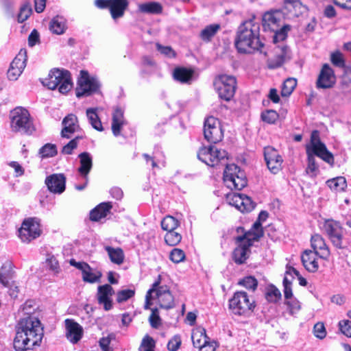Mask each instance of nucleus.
Masks as SVG:
<instances>
[{
	"label": "nucleus",
	"instance_id": "4c0bfd02",
	"mask_svg": "<svg viewBox=\"0 0 351 351\" xmlns=\"http://www.w3.org/2000/svg\"><path fill=\"white\" fill-rule=\"evenodd\" d=\"M326 184L331 190L336 192L343 191L347 186L346 178L342 176L328 180Z\"/></svg>",
	"mask_w": 351,
	"mask_h": 351
},
{
	"label": "nucleus",
	"instance_id": "c756f323",
	"mask_svg": "<svg viewBox=\"0 0 351 351\" xmlns=\"http://www.w3.org/2000/svg\"><path fill=\"white\" fill-rule=\"evenodd\" d=\"M80 166L78 169L80 174L86 178L93 166L91 155L88 152H83L79 155Z\"/></svg>",
	"mask_w": 351,
	"mask_h": 351
},
{
	"label": "nucleus",
	"instance_id": "864d4df0",
	"mask_svg": "<svg viewBox=\"0 0 351 351\" xmlns=\"http://www.w3.org/2000/svg\"><path fill=\"white\" fill-rule=\"evenodd\" d=\"M267 299L271 302H276L281 298L280 291L274 286H270L266 293Z\"/></svg>",
	"mask_w": 351,
	"mask_h": 351
},
{
	"label": "nucleus",
	"instance_id": "72a5a7b5",
	"mask_svg": "<svg viewBox=\"0 0 351 351\" xmlns=\"http://www.w3.org/2000/svg\"><path fill=\"white\" fill-rule=\"evenodd\" d=\"M275 57L271 63V67L281 66L289 58L288 48L286 46L278 47L275 50Z\"/></svg>",
	"mask_w": 351,
	"mask_h": 351
},
{
	"label": "nucleus",
	"instance_id": "c9c22d12",
	"mask_svg": "<svg viewBox=\"0 0 351 351\" xmlns=\"http://www.w3.org/2000/svg\"><path fill=\"white\" fill-rule=\"evenodd\" d=\"M191 339L193 346L199 348L201 344L206 343V341L209 339L206 333V330L202 327H197L192 331Z\"/></svg>",
	"mask_w": 351,
	"mask_h": 351
},
{
	"label": "nucleus",
	"instance_id": "423d86ee",
	"mask_svg": "<svg viewBox=\"0 0 351 351\" xmlns=\"http://www.w3.org/2000/svg\"><path fill=\"white\" fill-rule=\"evenodd\" d=\"M12 131L25 134H32L36 130L33 119L29 111L23 107H17L10 112Z\"/></svg>",
	"mask_w": 351,
	"mask_h": 351
},
{
	"label": "nucleus",
	"instance_id": "49530a36",
	"mask_svg": "<svg viewBox=\"0 0 351 351\" xmlns=\"http://www.w3.org/2000/svg\"><path fill=\"white\" fill-rule=\"evenodd\" d=\"M278 118V114L274 110H266L261 113L262 120L269 124L275 123Z\"/></svg>",
	"mask_w": 351,
	"mask_h": 351
},
{
	"label": "nucleus",
	"instance_id": "9d476101",
	"mask_svg": "<svg viewBox=\"0 0 351 351\" xmlns=\"http://www.w3.org/2000/svg\"><path fill=\"white\" fill-rule=\"evenodd\" d=\"M223 182L230 189L241 190L247 185L244 171L234 164L228 165L223 172Z\"/></svg>",
	"mask_w": 351,
	"mask_h": 351
},
{
	"label": "nucleus",
	"instance_id": "f704fd0d",
	"mask_svg": "<svg viewBox=\"0 0 351 351\" xmlns=\"http://www.w3.org/2000/svg\"><path fill=\"white\" fill-rule=\"evenodd\" d=\"M138 11L146 14H160L162 11V6L160 3L152 1L138 4Z\"/></svg>",
	"mask_w": 351,
	"mask_h": 351
},
{
	"label": "nucleus",
	"instance_id": "1a4fd4ad",
	"mask_svg": "<svg viewBox=\"0 0 351 351\" xmlns=\"http://www.w3.org/2000/svg\"><path fill=\"white\" fill-rule=\"evenodd\" d=\"M213 86L219 97L226 101H230L235 93L237 87L236 78L230 75H219L213 82Z\"/></svg>",
	"mask_w": 351,
	"mask_h": 351
},
{
	"label": "nucleus",
	"instance_id": "0e129e2a",
	"mask_svg": "<svg viewBox=\"0 0 351 351\" xmlns=\"http://www.w3.org/2000/svg\"><path fill=\"white\" fill-rule=\"evenodd\" d=\"M80 137L77 136L76 138L70 141L66 145L62 147V153L64 154H71L73 149H75L78 144V140Z\"/></svg>",
	"mask_w": 351,
	"mask_h": 351
},
{
	"label": "nucleus",
	"instance_id": "4be33fe9",
	"mask_svg": "<svg viewBox=\"0 0 351 351\" xmlns=\"http://www.w3.org/2000/svg\"><path fill=\"white\" fill-rule=\"evenodd\" d=\"M66 337L73 343H77L83 335L82 327L77 322L71 319L65 320Z\"/></svg>",
	"mask_w": 351,
	"mask_h": 351
},
{
	"label": "nucleus",
	"instance_id": "052dcab7",
	"mask_svg": "<svg viewBox=\"0 0 351 351\" xmlns=\"http://www.w3.org/2000/svg\"><path fill=\"white\" fill-rule=\"evenodd\" d=\"M286 304L288 306L290 313L292 315L297 313L301 308L300 302L294 298L287 300Z\"/></svg>",
	"mask_w": 351,
	"mask_h": 351
},
{
	"label": "nucleus",
	"instance_id": "de8ad7c7",
	"mask_svg": "<svg viewBox=\"0 0 351 351\" xmlns=\"http://www.w3.org/2000/svg\"><path fill=\"white\" fill-rule=\"evenodd\" d=\"M46 266L54 274H58L60 271L59 263L53 255L49 254L46 258Z\"/></svg>",
	"mask_w": 351,
	"mask_h": 351
},
{
	"label": "nucleus",
	"instance_id": "393cba45",
	"mask_svg": "<svg viewBox=\"0 0 351 351\" xmlns=\"http://www.w3.org/2000/svg\"><path fill=\"white\" fill-rule=\"evenodd\" d=\"M318 254L312 250H305L301 256L304 268L309 272H316L319 269Z\"/></svg>",
	"mask_w": 351,
	"mask_h": 351
},
{
	"label": "nucleus",
	"instance_id": "79ce46f5",
	"mask_svg": "<svg viewBox=\"0 0 351 351\" xmlns=\"http://www.w3.org/2000/svg\"><path fill=\"white\" fill-rule=\"evenodd\" d=\"M179 225L180 222L178 220L170 215L164 217L161 221L162 228L167 232L175 230Z\"/></svg>",
	"mask_w": 351,
	"mask_h": 351
},
{
	"label": "nucleus",
	"instance_id": "c03bdc74",
	"mask_svg": "<svg viewBox=\"0 0 351 351\" xmlns=\"http://www.w3.org/2000/svg\"><path fill=\"white\" fill-rule=\"evenodd\" d=\"M165 240L167 245L170 246H175L181 241L182 236L175 230H171L167 232L165 236Z\"/></svg>",
	"mask_w": 351,
	"mask_h": 351
},
{
	"label": "nucleus",
	"instance_id": "a19ab883",
	"mask_svg": "<svg viewBox=\"0 0 351 351\" xmlns=\"http://www.w3.org/2000/svg\"><path fill=\"white\" fill-rule=\"evenodd\" d=\"M220 25L212 24L206 26L200 33V38L204 41H209L219 30Z\"/></svg>",
	"mask_w": 351,
	"mask_h": 351
},
{
	"label": "nucleus",
	"instance_id": "f8f14e48",
	"mask_svg": "<svg viewBox=\"0 0 351 351\" xmlns=\"http://www.w3.org/2000/svg\"><path fill=\"white\" fill-rule=\"evenodd\" d=\"M41 234L39 220L36 218L25 219L19 230V237L23 242L29 243Z\"/></svg>",
	"mask_w": 351,
	"mask_h": 351
},
{
	"label": "nucleus",
	"instance_id": "c85d7f7f",
	"mask_svg": "<svg viewBox=\"0 0 351 351\" xmlns=\"http://www.w3.org/2000/svg\"><path fill=\"white\" fill-rule=\"evenodd\" d=\"M112 206L110 202H103L97 206L90 213V219L93 221H99L105 218L110 213Z\"/></svg>",
	"mask_w": 351,
	"mask_h": 351
},
{
	"label": "nucleus",
	"instance_id": "bf43d9fd",
	"mask_svg": "<svg viewBox=\"0 0 351 351\" xmlns=\"http://www.w3.org/2000/svg\"><path fill=\"white\" fill-rule=\"evenodd\" d=\"M290 29L291 27L289 25H285L280 30H278V28L276 31H274L275 32L274 41L277 43L280 40H284L286 38L287 34L290 30Z\"/></svg>",
	"mask_w": 351,
	"mask_h": 351
},
{
	"label": "nucleus",
	"instance_id": "7ed1b4c3",
	"mask_svg": "<svg viewBox=\"0 0 351 351\" xmlns=\"http://www.w3.org/2000/svg\"><path fill=\"white\" fill-rule=\"evenodd\" d=\"M306 149L308 156V166L306 170L307 173H311L312 176L317 174L318 166L315 162V156L330 165L334 163L332 154L328 150L325 144L320 141L319 133L317 130L312 132L310 143L306 145Z\"/></svg>",
	"mask_w": 351,
	"mask_h": 351
},
{
	"label": "nucleus",
	"instance_id": "cd10ccee",
	"mask_svg": "<svg viewBox=\"0 0 351 351\" xmlns=\"http://www.w3.org/2000/svg\"><path fill=\"white\" fill-rule=\"evenodd\" d=\"M125 124L123 117V110L121 108H116L112 113V131L115 136H118L121 134L123 126Z\"/></svg>",
	"mask_w": 351,
	"mask_h": 351
},
{
	"label": "nucleus",
	"instance_id": "58836bf2",
	"mask_svg": "<svg viewBox=\"0 0 351 351\" xmlns=\"http://www.w3.org/2000/svg\"><path fill=\"white\" fill-rule=\"evenodd\" d=\"M86 116L88 121L93 128L98 131H102L103 127L101 122L96 112V110L93 108H89L86 110Z\"/></svg>",
	"mask_w": 351,
	"mask_h": 351
},
{
	"label": "nucleus",
	"instance_id": "20e7f679",
	"mask_svg": "<svg viewBox=\"0 0 351 351\" xmlns=\"http://www.w3.org/2000/svg\"><path fill=\"white\" fill-rule=\"evenodd\" d=\"M263 234L260 223L253 225L250 231L243 236L236 238L237 247L232 252V259L239 265L244 263L250 254V247L254 241H257Z\"/></svg>",
	"mask_w": 351,
	"mask_h": 351
},
{
	"label": "nucleus",
	"instance_id": "6e6552de",
	"mask_svg": "<svg viewBox=\"0 0 351 351\" xmlns=\"http://www.w3.org/2000/svg\"><path fill=\"white\" fill-rule=\"evenodd\" d=\"M256 306L255 302L245 291H237L229 300V308L234 315L248 317Z\"/></svg>",
	"mask_w": 351,
	"mask_h": 351
},
{
	"label": "nucleus",
	"instance_id": "a211bd4d",
	"mask_svg": "<svg viewBox=\"0 0 351 351\" xmlns=\"http://www.w3.org/2000/svg\"><path fill=\"white\" fill-rule=\"evenodd\" d=\"M336 82L335 72L328 64H323L319 73L316 86L317 88H330Z\"/></svg>",
	"mask_w": 351,
	"mask_h": 351
},
{
	"label": "nucleus",
	"instance_id": "b1692460",
	"mask_svg": "<svg viewBox=\"0 0 351 351\" xmlns=\"http://www.w3.org/2000/svg\"><path fill=\"white\" fill-rule=\"evenodd\" d=\"M62 125L61 135L63 138H69L74 132L80 130L77 118L73 114L67 115L63 119Z\"/></svg>",
	"mask_w": 351,
	"mask_h": 351
},
{
	"label": "nucleus",
	"instance_id": "dca6fc26",
	"mask_svg": "<svg viewBox=\"0 0 351 351\" xmlns=\"http://www.w3.org/2000/svg\"><path fill=\"white\" fill-rule=\"evenodd\" d=\"M27 61V52L25 49H21L16 56L10 64L7 73L10 80L15 81L23 73Z\"/></svg>",
	"mask_w": 351,
	"mask_h": 351
},
{
	"label": "nucleus",
	"instance_id": "2f4dec72",
	"mask_svg": "<svg viewBox=\"0 0 351 351\" xmlns=\"http://www.w3.org/2000/svg\"><path fill=\"white\" fill-rule=\"evenodd\" d=\"M173 78L182 84H189L193 80V71L184 67L177 68L173 71Z\"/></svg>",
	"mask_w": 351,
	"mask_h": 351
},
{
	"label": "nucleus",
	"instance_id": "4d7b16f0",
	"mask_svg": "<svg viewBox=\"0 0 351 351\" xmlns=\"http://www.w3.org/2000/svg\"><path fill=\"white\" fill-rule=\"evenodd\" d=\"M182 343L181 337L180 335H174L167 343V349L169 351H177Z\"/></svg>",
	"mask_w": 351,
	"mask_h": 351
},
{
	"label": "nucleus",
	"instance_id": "f257e3e1",
	"mask_svg": "<svg viewBox=\"0 0 351 351\" xmlns=\"http://www.w3.org/2000/svg\"><path fill=\"white\" fill-rule=\"evenodd\" d=\"M43 337V328L40 320L33 316L21 319L17 325L14 347L17 351L31 349L38 345Z\"/></svg>",
	"mask_w": 351,
	"mask_h": 351
},
{
	"label": "nucleus",
	"instance_id": "6e6d98bb",
	"mask_svg": "<svg viewBox=\"0 0 351 351\" xmlns=\"http://www.w3.org/2000/svg\"><path fill=\"white\" fill-rule=\"evenodd\" d=\"M154 339L149 336H146L142 341L139 351H154Z\"/></svg>",
	"mask_w": 351,
	"mask_h": 351
},
{
	"label": "nucleus",
	"instance_id": "8fccbe9b",
	"mask_svg": "<svg viewBox=\"0 0 351 351\" xmlns=\"http://www.w3.org/2000/svg\"><path fill=\"white\" fill-rule=\"evenodd\" d=\"M184 252L179 248L173 249L169 254V259L174 263H180L185 260Z\"/></svg>",
	"mask_w": 351,
	"mask_h": 351
},
{
	"label": "nucleus",
	"instance_id": "774afa93",
	"mask_svg": "<svg viewBox=\"0 0 351 351\" xmlns=\"http://www.w3.org/2000/svg\"><path fill=\"white\" fill-rule=\"evenodd\" d=\"M199 351H215L216 349V345L215 341H210V339L206 341V343L201 344V346L197 348Z\"/></svg>",
	"mask_w": 351,
	"mask_h": 351
},
{
	"label": "nucleus",
	"instance_id": "603ef678",
	"mask_svg": "<svg viewBox=\"0 0 351 351\" xmlns=\"http://www.w3.org/2000/svg\"><path fill=\"white\" fill-rule=\"evenodd\" d=\"M330 61L333 65L340 67H345V60L343 55L339 51H335L330 54Z\"/></svg>",
	"mask_w": 351,
	"mask_h": 351
},
{
	"label": "nucleus",
	"instance_id": "a878e982",
	"mask_svg": "<svg viewBox=\"0 0 351 351\" xmlns=\"http://www.w3.org/2000/svg\"><path fill=\"white\" fill-rule=\"evenodd\" d=\"M128 6V0H110L109 12L112 19L117 21L122 18Z\"/></svg>",
	"mask_w": 351,
	"mask_h": 351
},
{
	"label": "nucleus",
	"instance_id": "7c9ffc66",
	"mask_svg": "<svg viewBox=\"0 0 351 351\" xmlns=\"http://www.w3.org/2000/svg\"><path fill=\"white\" fill-rule=\"evenodd\" d=\"M14 277V271L10 263H6L0 269V282L5 287H8Z\"/></svg>",
	"mask_w": 351,
	"mask_h": 351
},
{
	"label": "nucleus",
	"instance_id": "bb28decb",
	"mask_svg": "<svg viewBox=\"0 0 351 351\" xmlns=\"http://www.w3.org/2000/svg\"><path fill=\"white\" fill-rule=\"evenodd\" d=\"M282 14L279 11L266 12L263 17V25L266 29L276 31L279 27V23Z\"/></svg>",
	"mask_w": 351,
	"mask_h": 351
},
{
	"label": "nucleus",
	"instance_id": "37998d69",
	"mask_svg": "<svg viewBox=\"0 0 351 351\" xmlns=\"http://www.w3.org/2000/svg\"><path fill=\"white\" fill-rule=\"evenodd\" d=\"M297 86L295 78H288L282 84L281 89L282 97H289Z\"/></svg>",
	"mask_w": 351,
	"mask_h": 351
},
{
	"label": "nucleus",
	"instance_id": "0eeeda50",
	"mask_svg": "<svg viewBox=\"0 0 351 351\" xmlns=\"http://www.w3.org/2000/svg\"><path fill=\"white\" fill-rule=\"evenodd\" d=\"M43 84L51 90L58 88L59 92L62 94L67 93L73 87L69 72L59 69L51 70L48 76L43 80Z\"/></svg>",
	"mask_w": 351,
	"mask_h": 351
},
{
	"label": "nucleus",
	"instance_id": "9b49d317",
	"mask_svg": "<svg viewBox=\"0 0 351 351\" xmlns=\"http://www.w3.org/2000/svg\"><path fill=\"white\" fill-rule=\"evenodd\" d=\"M99 88L100 83L97 77L90 76L86 71H80V76L76 88V96L77 97L88 96L95 93Z\"/></svg>",
	"mask_w": 351,
	"mask_h": 351
},
{
	"label": "nucleus",
	"instance_id": "473e14b6",
	"mask_svg": "<svg viewBox=\"0 0 351 351\" xmlns=\"http://www.w3.org/2000/svg\"><path fill=\"white\" fill-rule=\"evenodd\" d=\"M51 32L55 34L60 35L66 29V21L62 16H57L52 19L49 24Z\"/></svg>",
	"mask_w": 351,
	"mask_h": 351
},
{
	"label": "nucleus",
	"instance_id": "39448f33",
	"mask_svg": "<svg viewBox=\"0 0 351 351\" xmlns=\"http://www.w3.org/2000/svg\"><path fill=\"white\" fill-rule=\"evenodd\" d=\"M156 300L160 308L169 309L174 306V297L169 287L161 285V276L152 284V287L147 291L145 295V308L149 309L152 305L151 300Z\"/></svg>",
	"mask_w": 351,
	"mask_h": 351
},
{
	"label": "nucleus",
	"instance_id": "5fc2aeb1",
	"mask_svg": "<svg viewBox=\"0 0 351 351\" xmlns=\"http://www.w3.org/2000/svg\"><path fill=\"white\" fill-rule=\"evenodd\" d=\"M32 12L31 5L29 4H25L23 5L18 15V21L19 23H23L25 20H27L29 16L31 15Z\"/></svg>",
	"mask_w": 351,
	"mask_h": 351
},
{
	"label": "nucleus",
	"instance_id": "338daca9",
	"mask_svg": "<svg viewBox=\"0 0 351 351\" xmlns=\"http://www.w3.org/2000/svg\"><path fill=\"white\" fill-rule=\"evenodd\" d=\"M285 274L287 276H288V275H290V276H291L292 274L295 275L298 277V280H299V284L301 286H306L307 284L306 280L304 278H303L302 276H300L299 271L293 267H288Z\"/></svg>",
	"mask_w": 351,
	"mask_h": 351
},
{
	"label": "nucleus",
	"instance_id": "a18cd8bd",
	"mask_svg": "<svg viewBox=\"0 0 351 351\" xmlns=\"http://www.w3.org/2000/svg\"><path fill=\"white\" fill-rule=\"evenodd\" d=\"M41 158H50L57 154L56 146L53 144L47 143L43 146L39 151Z\"/></svg>",
	"mask_w": 351,
	"mask_h": 351
},
{
	"label": "nucleus",
	"instance_id": "680f3d73",
	"mask_svg": "<svg viewBox=\"0 0 351 351\" xmlns=\"http://www.w3.org/2000/svg\"><path fill=\"white\" fill-rule=\"evenodd\" d=\"M149 323L153 328H158L161 324V319L159 317L158 310L152 308V313L149 318Z\"/></svg>",
	"mask_w": 351,
	"mask_h": 351
},
{
	"label": "nucleus",
	"instance_id": "412c9836",
	"mask_svg": "<svg viewBox=\"0 0 351 351\" xmlns=\"http://www.w3.org/2000/svg\"><path fill=\"white\" fill-rule=\"evenodd\" d=\"M114 293L113 288L109 285H104L98 287L97 300L100 304H103L106 311H109L112 307L111 297Z\"/></svg>",
	"mask_w": 351,
	"mask_h": 351
},
{
	"label": "nucleus",
	"instance_id": "2eb2a0df",
	"mask_svg": "<svg viewBox=\"0 0 351 351\" xmlns=\"http://www.w3.org/2000/svg\"><path fill=\"white\" fill-rule=\"evenodd\" d=\"M226 201L228 204L235 207L241 213L250 212L254 208V203L251 198L241 193H229L226 196Z\"/></svg>",
	"mask_w": 351,
	"mask_h": 351
},
{
	"label": "nucleus",
	"instance_id": "f3484780",
	"mask_svg": "<svg viewBox=\"0 0 351 351\" xmlns=\"http://www.w3.org/2000/svg\"><path fill=\"white\" fill-rule=\"evenodd\" d=\"M324 230L333 245L338 248H341L343 230L339 223L332 219L326 220L324 224Z\"/></svg>",
	"mask_w": 351,
	"mask_h": 351
},
{
	"label": "nucleus",
	"instance_id": "aec40b11",
	"mask_svg": "<svg viewBox=\"0 0 351 351\" xmlns=\"http://www.w3.org/2000/svg\"><path fill=\"white\" fill-rule=\"evenodd\" d=\"M45 184L51 193L61 194L65 190L66 178L62 173H54L46 178Z\"/></svg>",
	"mask_w": 351,
	"mask_h": 351
},
{
	"label": "nucleus",
	"instance_id": "6ab92c4d",
	"mask_svg": "<svg viewBox=\"0 0 351 351\" xmlns=\"http://www.w3.org/2000/svg\"><path fill=\"white\" fill-rule=\"evenodd\" d=\"M265 159L268 169L273 173H277L282 168L283 160L278 151L271 147L264 150Z\"/></svg>",
	"mask_w": 351,
	"mask_h": 351
},
{
	"label": "nucleus",
	"instance_id": "5701e85b",
	"mask_svg": "<svg viewBox=\"0 0 351 351\" xmlns=\"http://www.w3.org/2000/svg\"><path fill=\"white\" fill-rule=\"evenodd\" d=\"M313 252H316L319 258L326 260L330 256V250L324 239L319 234L312 236L311 240Z\"/></svg>",
	"mask_w": 351,
	"mask_h": 351
},
{
	"label": "nucleus",
	"instance_id": "09e8293b",
	"mask_svg": "<svg viewBox=\"0 0 351 351\" xmlns=\"http://www.w3.org/2000/svg\"><path fill=\"white\" fill-rule=\"evenodd\" d=\"M135 295V290L128 289H123L117 291V302L118 303H122L128 300L133 298Z\"/></svg>",
	"mask_w": 351,
	"mask_h": 351
},
{
	"label": "nucleus",
	"instance_id": "e2e57ef3",
	"mask_svg": "<svg viewBox=\"0 0 351 351\" xmlns=\"http://www.w3.org/2000/svg\"><path fill=\"white\" fill-rule=\"evenodd\" d=\"M340 331L346 337L351 338V321L341 320L339 322Z\"/></svg>",
	"mask_w": 351,
	"mask_h": 351
},
{
	"label": "nucleus",
	"instance_id": "4468645a",
	"mask_svg": "<svg viewBox=\"0 0 351 351\" xmlns=\"http://www.w3.org/2000/svg\"><path fill=\"white\" fill-rule=\"evenodd\" d=\"M204 138L211 143L221 141L223 132L219 120L214 117H208L204 125Z\"/></svg>",
	"mask_w": 351,
	"mask_h": 351
},
{
	"label": "nucleus",
	"instance_id": "ea45409f",
	"mask_svg": "<svg viewBox=\"0 0 351 351\" xmlns=\"http://www.w3.org/2000/svg\"><path fill=\"white\" fill-rule=\"evenodd\" d=\"M101 277V273L99 271L93 270L90 266L88 267V269H85L82 272L83 280L90 283L99 281Z\"/></svg>",
	"mask_w": 351,
	"mask_h": 351
},
{
	"label": "nucleus",
	"instance_id": "69168bd1",
	"mask_svg": "<svg viewBox=\"0 0 351 351\" xmlns=\"http://www.w3.org/2000/svg\"><path fill=\"white\" fill-rule=\"evenodd\" d=\"M313 331L315 336L320 339H324L326 335L325 326L321 322L315 324Z\"/></svg>",
	"mask_w": 351,
	"mask_h": 351
},
{
	"label": "nucleus",
	"instance_id": "3c124183",
	"mask_svg": "<svg viewBox=\"0 0 351 351\" xmlns=\"http://www.w3.org/2000/svg\"><path fill=\"white\" fill-rule=\"evenodd\" d=\"M239 285L254 291L257 287L258 282L254 277L250 276L241 279L239 282Z\"/></svg>",
	"mask_w": 351,
	"mask_h": 351
},
{
	"label": "nucleus",
	"instance_id": "ddd939ff",
	"mask_svg": "<svg viewBox=\"0 0 351 351\" xmlns=\"http://www.w3.org/2000/svg\"><path fill=\"white\" fill-rule=\"evenodd\" d=\"M197 157L207 165L213 167L227 157V152L215 146L202 147L197 153Z\"/></svg>",
	"mask_w": 351,
	"mask_h": 351
},
{
	"label": "nucleus",
	"instance_id": "13d9d810",
	"mask_svg": "<svg viewBox=\"0 0 351 351\" xmlns=\"http://www.w3.org/2000/svg\"><path fill=\"white\" fill-rule=\"evenodd\" d=\"M284 286V295L286 300L293 298V293L291 289V281L289 279L288 276L285 274L283 280Z\"/></svg>",
	"mask_w": 351,
	"mask_h": 351
},
{
	"label": "nucleus",
	"instance_id": "f03ea898",
	"mask_svg": "<svg viewBox=\"0 0 351 351\" xmlns=\"http://www.w3.org/2000/svg\"><path fill=\"white\" fill-rule=\"evenodd\" d=\"M235 47L239 53H252L259 51L263 44L259 38V25L252 21L244 22L239 27L235 39Z\"/></svg>",
	"mask_w": 351,
	"mask_h": 351
},
{
	"label": "nucleus",
	"instance_id": "e433bc0d",
	"mask_svg": "<svg viewBox=\"0 0 351 351\" xmlns=\"http://www.w3.org/2000/svg\"><path fill=\"white\" fill-rule=\"evenodd\" d=\"M105 250L107 252L111 262L117 265H121L123 263L125 256L121 248L105 246Z\"/></svg>",
	"mask_w": 351,
	"mask_h": 351
}]
</instances>
